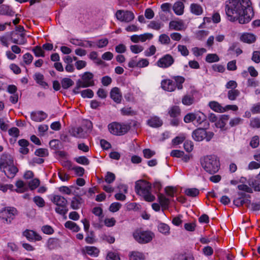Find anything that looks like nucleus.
Instances as JSON below:
<instances>
[{
  "label": "nucleus",
  "mask_w": 260,
  "mask_h": 260,
  "mask_svg": "<svg viewBox=\"0 0 260 260\" xmlns=\"http://www.w3.org/2000/svg\"><path fill=\"white\" fill-rule=\"evenodd\" d=\"M161 87L168 91H173L176 89L175 82L170 79L164 80L161 83Z\"/></svg>",
  "instance_id": "nucleus-17"
},
{
  "label": "nucleus",
  "mask_w": 260,
  "mask_h": 260,
  "mask_svg": "<svg viewBox=\"0 0 260 260\" xmlns=\"http://www.w3.org/2000/svg\"><path fill=\"white\" fill-rule=\"evenodd\" d=\"M159 41L162 44H169L170 39L166 34H161L159 37Z\"/></svg>",
  "instance_id": "nucleus-53"
},
{
  "label": "nucleus",
  "mask_w": 260,
  "mask_h": 260,
  "mask_svg": "<svg viewBox=\"0 0 260 260\" xmlns=\"http://www.w3.org/2000/svg\"><path fill=\"white\" fill-rule=\"evenodd\" d=\"M14 11L10 6L6 5H2L0 6L1 15L12 16L14 15Z\"/></svg>",
  "instance_id": "nucleus-20"
},
{
  "label": "nucleus",
  "mask_w": 260,
  "mask_h": 260,
  "mask_svg": "<svg viewBox=\"0 0 260 260\" xmlns=\"http://www.w3.org/2000/svg\"><path fill=\"white\" fill-rule=\"evenodd\" d=\"M210 108L215 112L223 113L224 112L223 107H222L218 102L211 101L209 103Z\"/></svg>",
  "instance_id": "nucleus-26"
},
{
  "label": "nucleus",
  "mask_w": 260,
  "mask_h": 260,
  "mask_svg": "<svg viewBox=\"0 0 260 260\" xmlns=\"http://www.w3.org/2000/svg\"><path fill=\"white\" fill-rule=\"evenodd\" d=\"M205 60L207 62L212 63L218 61L219 58L216 54H208L207 55Z\"/></svg>",
  "instance_id": "nucleus-39"
},
{
  "label": "nucleus",
  "mask_w": 260,
  "mask_h": 260,
  "mask_svg": "<svg viewBox=\"0 0 260 260\" xmlns=\"http://www.w3.org/2000/svg\"><path fill=\"white\" fill-rule=\"evenodd\" d=\"M131 126L128 124H122L114 122L108 125V129L110 133L117 136L123 135L130 129Z\"/></svg>",
  "instance_id": "nucleus-7"
},
{
  "label": "nucleus",
  "mask_w": 260,
  "mask_h": 260,
  "mask_svg": "<svg viewBox=\"0 0 260 260\" xmlns=\"http://www.w3.org/2000/svg\"><path fill=\"white\" fill-rule=\"evenodd\" d=\"M81 95L83 98H92L94 93L93 91L90 89H87L82 90L81 92Z\"/></svg>",
  "instance_id": "nucleus-47"
},
{
  "label": "nucleus",
  "mask_w": 260,
  "mask_h": 260,
  "mask_svg": "<svg viewBox=\"0 0 260 260\" xmlns=\"http://www.w3.org/2000/svg\"><path fill=\"white\" fill-rule=\"evenodd\" d=\"M110 98L116 103L119 104L121 102L122 94L120 89L117 87L111 89L110 93Z\"/></svg>",
  "instance_id": "nucleus-15"
},
{
  "label": "nucleus",
  "mask_w": 260,
  "mask_h": 260,
  "mask_svg": "<svg viewBox=\"0 0 260 260\" xmlns=\"http://www.w3.org/2000/svg\"><path fill=\"white\" fill-rule=\"evenodd\" d=\"M121 206V204L118 202L113 203L109 207V211L113 213L116 212L120 209Z\"/></svg>",
  "instance_id": "nucleus-50"
},
{
  "label": "nucleus",
  "mask_w": 260,
  "mask_h": 260,
  "mask_svg": "<svg viewBox=\"0 0 260 260\" xmlns=\"http://www.w3.org/2000/svg\"><path fill=\"white\" fill-rule=\"evenodd\" d=\"M174 62L173 57L170 54H166L158 60L157 64L160 68H167L170 67Z\"/></svg>",
  "instance_id": "nucleus-12"
},
{
  "label": "nucleus",
  "mask_w": 260,
  "mask_h": 260,
  "mask_svg": "<svg viewBox=\"0 0 260 260\" xmlns=\"http://www.w3.org/2000/svg\"><path fill=\"white\" fill-rule=\"evenodd\" d=\"M133 237L138 243L145 244L150 242L152 240L154 234L150 231H142L138 229L133 233Z\"/></svg>",
  "instance_id": "nucleus-6"
},
{
  "label": "nucleus",
  "mask_w": 260,
  "mask_h": 260,
  "mask_svg": "<svg viewBox=\"0 0 260 260\" xmlns=\"http://www.w3.org/2000/svg\"><path fill=\"white\" fill-rule=\"evenodd\" d=\"M32 51L34 52L35 55L37 57H44L45 56V52L42 50V48L39 46H37L32 49Z\"/></svg>",
  "instance_id": "nucleus-44"
},
{
  "label": "nucleus",
  "mask_w": 260,
  "mask_h": 260,
  "mask_svg": "<svg viewBox=\"0 0 260 260\" xmlns=\"http://www.w3.org/2000/svg\"><path fill=\"white\" fill-rule=\"evenodd\" d=\"M75 160L78 164L83 165H88L89 164V159L86 157L85 156H79L75 158Z\"/></svg>",
  "instance_id": "nucleus-48"
},
{
  "label": "nucleus",
  "mask_w": 260,
  "mask_h": 260,
  "mask_svg": "<svg viewBox=\"0 0 260 260\" xmlns=\"http://www.w3.org/2000/svg\"><path fill=\"white\" fill-rule=\"evenodd\" d=\"M47 117V114L42 111L37 112H32L31 113V118L32 120L37 122H41L45 119Z\"/></svg>",
  "instance_id": "nucleus-18"
},
{
  "label": "nucleus",
  "mask_w": 260,
  "mask_h": 260,
  "mask_svg": "<svg viewBox=\"0 0 260 260\" xmlns=\"http://www.w3.org/2000/svg\"><path fill=\"white\" fill-rule=\"evenodd\" d=\"M158 201L161 206L162 210L167 209L170 204V200L166 198L163 194L158 193L157 194Z\"/></svg>",
  "instance_id": "nucleus-19"
},
{
  "label": "nucleus",
  "mask_w": 260,
  "mask_h": 260,
  "mask_svg": "<svg viewBox=\"0 0 260 260\" xmlns=\"http://www.w3.org/2000/svg\"><path fill=\"white\" fill-rule=\"evenodd\" d=\"M0 170L10 179L13 178L18 172V169L14 164L4 167V168H0Z\"/></svg>",
  "instance_id": "nucleus-11"
},
{
  "label": "nucleus",
  "mask_w": 260,
  "mask_h": 260,
  "mask_svg": "<svg viewBox=\"0 0 260 260\" xmlns=\"http://www.w3.org/2000/svg\"><path fill=\"white\" fill-rule=\"evenodd\" d=\"M158 231L165 235H168L170 234V227L169 226L164 223H160L158 225Z\"/></svg>",
  "instance_id": "nucleus-34"
},
{
  "label": "nucleus",
  "mask_w": 260,
  "mask_h": 260,
  "mask_svg": "<svg viewBox=\"0 0 260 260\" xmlns=\"http://www.w3.org/2000/svg\"><path fill=\"white\" fill-rule=\"evenodd\" d=\"M85 250L87 254L93 257L98 256L100 252L99 250L94 246H86Z\"/></svg>",
  "instance_id": "nucleus-29"
},
{
  "label": "nucleus",
  "mask_w": 260,
  "mask_h": 260,
  "mask_svg": "<svg viewBox=\"0 0 260 260\" xmlns=\"http://www.w3.org/2000/svg\"><path fill=\"white\" fill-rule=\"evenodd\" d=\"M193 100L194 99L193 97L188 95H186L182 98V102L185 105H190L193 103Z\"/></svg>",
  "instance_id": "nucleus-51"
},
{
  "label": "nucleus",
  "mask_w": 260,
  "mask_h": 260,
  "mask_svg": "<svg viewBox=\"0 0 260 260\" xmlns=\"http://www.w3.org/2000/svg\"><path fill=\"white\" fill-rule=\"evenodd\" d=\"M52 202L57 207L55 208V212L60 215H65L68 211L67 199L59 195H54L51 199Z\"/></svg>",
  "instance_id": "nucleus-5"
},
{
  "label": "nucleus",
  "mask_w": 260,
  "mask_h": 260,
  "mask_svg": "<svg viewBox=\"0 0 260 260\" xmlns=\"http://www.w3.org/2000/svg\"><path fill=\"white\" fill-rule=\"evenodd\" d=\"M61 84L63 89H67L74 84V82L69 78H64L61 80Z\"/></svg>",
  "instance_id": "nucleus-30"
},
{
  "label": "nucleus",
  "mask_w": 260,
  "mask_h": 260,
  "mask_svg": "<svg viewBox=\"0 0 260 260\" xmlns=\"http://www.w3.org/2000/svg\"><path fill=\"white\" fill-rule=\"evenodd\" d=\"M184 8V4L181 2H176L173 6V10L177 15H181L183 14Z\"/></svg>",
  "instance_id": "nucleus-22"
},
{
  "label": "nucleus",
  "mask_w": 260,
  "mask_h": 260,
  "mask_svg": "<svg viewBox=\"0 0 260 260\" xmlns=\"http://www.w3.org/2000/svg\"><path fill=\"white\" fill-rule=\"evenodd\" d=\"M240 39L244 43L251 44L254 43L255 41L256 37L252 34L245 33L241 36Z\"/></svg>",
  "instance_id": "nucleus-21"
},
{
  "label": "nucleus",
  "mask_w": 260,
  "mask_h": 260,
  "mask_svg": "<svg viewBox=\"0 0 260 260\" xmlns=\"http://www.w3.org/2000/svg\"><path fill=\"white\" fill-rule=\"evenodd\" d=\"M151 184L147 181H137L135 184V191L142 196L147 202H153L155 198L151 192Z\"/></svg>",
  "instance_id": "nucleus-3"
},
{
  "label": "nucleus",
  "mask_w": 260,
  "mask_h": 260,
  "mask_svg": "<svg viewBox=\"0 0 260 260\" xmlns=\"http://www.w3.org/2000/svg\"><path fill=\"white\" fill-rule=\"evenodd\" d=\"M40 180L38 179H34L29 181L28 186L31 190H34L39 186Z\"/></svg>",
  "instance_id": "nucleus-56"
},
{
  "label": "nucleus",
  "mask_w": 260,
  "mask_h": 260,
  "mask_svg": "<svg viewBox=\"0 0 260 260\" xmlns=\"http://www.w3.org/2000/svg\"><path fill=\"white\" fill-rule=\"evenodd\" d=\"M33 201L39 207H43L45 206V202L44 200L40 196H36L33 199Z\"/></svg>",
  "instance_id": "nucleus-46"
},
{
  "label": "nucleus",
  "mask_w": 260,
  "mask_h": 260,
  "mask_svg": "<svg viewBox=\"0 0 260 260\" xmlns=\"http://www.w3.org/2000/svg\"><path fill=\"white\" fill-rule=\"evenodd\" d=\"M105 225L107 227H112L116 223V220L114 218H105L104 220Z\"/></svg>",
  "instance_id": "nucleus-61"
},
{
  "label": "nucleus",
  "mask_w": 260,
  "mask_h": 260,
  "mask_svg": "<svg viewBox=\"0 0 260 260\" xmlns=\"http://www.w3.org/2000/svg\"><path fill=\"white\" fill-rule=\"evenodd\" d=\"M64 226L74 232H78L80 230V228L75 222L70 220L64 223Z\"/></svg>",
  "instance_id": "nucleus-28"
},
{
  "label": "nucleus",
  "mask_w": 260,
  "mask_h": 260,
  "mask_svg": "<svg viewBox=\"0 0 260 260\" xmlns=\"http://www.w3.org/2000/svg\"><path fill=\"white\" fill-rule=\"evenodd\" d=\"M184 26L183 23L182 21H171L169 23L170 29L176 30H181Z\"/></svg>",
  "instance_id": "nucleus-27"
},
{
  "label": "nucleus",
  "mask_w": 260,
  "mask_h": 260,
  "mask_svg": "<svg viewBox=\"0 0 260 260\" xmlns=\"http://www.w3.org/2000/svg\"><path fill=\"white\" fill-rule=\"evenodd\" d=\"M42 231L44 234L47 235H51L54 233V230L52 226L48 225L43 226Z\"/></svg>",
  "instance_id": "nucleus-60"
},
{
  "label": "nucleus",
  "mask_w": 260,
  "mask_h": 260,
  "mask_svg": "<svg viewBox=\"0 0 260 260\" xmlns=\"http://www.w3.org/2000/svg\"><path fill=\"white\" fill-rule=\"evenodd\" d=\"M92 128V123L89 120H84L80 126L75 127L70 131L72 136L79 138H84L87 136Z\"/></svg>",
  "instance_id": "nucleus-4"
},
{
  "label": "nucleus",
  "mask_w": 260,
  "mask_h": 260,
  "mask_svg": "<svg viewBox=\"0 0 260 260\" xmlns=\"http://www.w3.org/2000/svg\"><path fill=\"white\" fill-rule=\"evenodd\" d=\"M200 161L204 170L210 174H215L220 169L219 158L216 155H205L200 158Z\"/></svg>",
  "instance_id": "nucleus-2"
},
{
  "label": "nucleus",
  "mask_w": 260,
  "mask_h": 260,
  "mask_svg": "<svg viewBox=\"0 0 260 260\" xmlns=\"http://www.w3.org/2000/svg\"><path fill=\"white\" fill-rule=\"evenodd\" d=\"M177 48L178 51L181 53L182 55L186 56L188 55L189 51L185 46L179 45Z\"/></svg>",
  "instance_id": "nucleus-55"
},
{
  "label": "nucleus",
  "mask_w": 260,
  "mask_h": 260,
  "mask_svg": "<svg viewBox=\"0 0 260 260\" xmlns=\"http://www.w3.org/2000/svg\"><path fill=\"white\" fill-rule=\"evenodd\" d=\"M250 0H228L225 3V11L228 19L240 24L248 23L254 16Z\"/></svg>",
  "instance_id": "nucleus-1"
},
{
  "label": "nucleus",
  "mask_w": 260,
  "mask_h": 260,
  "mask_svg": "<svg viewBox=\"0 0 260 260\" xmlns=\"http://www.w3.org/2000/svg\"><path fill=\"white\" fill-rule=\"evenodd\" d=\"M195 114L190 113L186 114L184 118V121L185 123H189L196 119Z\"/></svg>",
  "instance_id": "nucleus-62"
},
{
  "label": "nucleus",
  "mask_w": 260,
  "mask_h": 260,
  "mask_svg": "<svg viewBox=\"0 0 260 260\" xmlns=\"http://www.w3.org/2000/svg\"><path fill=\"white\" fill-rule=\"evenodd\" d=\"M143 156L145 158L149 159L155 154V152L149 148L144 149L143 150Z\"/></svg>",
  "instance_id": "nucleus-49"
},
{
  "label": "nucleus",
  "mask_w": 260,
  "mask_h": 260,
  "mask_svg": "<svg viewBox=\"0 0 260 260\" xmlns=\"http://www.w3.org/2000/svg\"><path fill=\"white\" fill-rule=\"evenodd\" d=\"M58 176L59 178L62 181H68L69 180L70 178V176L69 174L66 173L63 170H59L58 172Z\"/></svg>",
  "instance_id": "nucleus-43"
},
{
  "label": "nucleus",
  "mask_w": 260,
  "mask_h": 260,
  "mask_svg": "<svg viewBox=\"0 0 260 260\" xmlns=\"http://www.w3.org/2000/svg\"><path fill=\"white\" fill-rule=\"evenodd\" d=\"M185 138L184 134H180L172 140V144L174 146L179 145L185 141Z\"/></svg>",
  "instance_id": "nucleus-36"
},
{
  "label": "nucleus",
  "mask_w": 260,
  "mask_h": 260,
  "mask_svg": "<svg viewBox=\"0 0 260 260\" xmlns=\"http://www.w3.org/2000/svg\"><path fill=\"white\" fill-rule=\"evenodd\" d=\"M153 35L150 33H145L142 35H138L139 38V41L144 42L146 41L147 39H151L153 38Z\"/></svg>",
  "instance_id": "nucleus-58"
},
{
  "label": "nucleus",
  "mask_w": 260,
  "mask_h": 260,
  "mask_svg": "<svg viewBox=\"0 0 260 260\" xmlns=\"http://www.w3.org/2000/svg\"><path fill=\"white\" fill-rule=\"evenodd\" d=\"M115 15L118 20L125 22H129L135 18L134 13L129 11L118 10Z\"/></svg>",
  "instance_id": "nucleus-10"
},
{
  "label": "nucleus",
  "mask_w": 260,
  "mask_h": 260,
  "mask_svg": "<svg viewBox=\"0 0 260 260\" xmlns=\"http://www.w3.org/2000/svg\"><path fill=\"white\" fill-rule=\"evenodd\" d=\"M14 164L13 157L7 153H3L0 158V168Z\"/></svg>",
  "instance_id": "nucleus-14"
},
{
  "label": "nucleus",
  "mask_w": 260,
  "mask_h": 260,
  "mask_svg": "<svg viewBox=\"0 0 260 260\" xmlns=\"http://www.w3.org/2000/svg\"><path fill=\"white\" fill-rule=\"evenodd\" d=\"M93 78V75L92 73L86 72L82 76V80L85 82H91Z\"/></svg>",
  "instance_id": "nucleus-57"
},
{
  "label": "nucleus",
  "mask_w": 260,
  "mask_h": 260,
  "mask_svg": "<svg viewBox=\"0 0 260 260\" xmlns=\"http://www.w3.org/2000/svg\"><path fill=\"white\" fill-rule=\"evenodd\" d=\"M82 202L83 200L80 196L75 197L71 201V207L74 210L78 209L80 208Z\"/></svg>",
  "instance_id": "nucleus-24"
},
{
  "label": "nucleus",
  "mask_w": 260,
  "mask_h": 260,
  "mask_svg": "<svg viewBox=\"0 0 260 260\" xmlns=\"http://www.w3.org/2000/svg\"><path fill=\"white\" fill-rule=\"evenodd\" d=\"M240 95V91L237 89H231L228 92V98L230 100L234 101Z\"/></svg>",
  "instance_id": "nucleus-37"
},
{
  "label": "nucleus",
  "mask_w": 260,
  "mask_h": 260,
  "mask_svg": "<svg viewBox=\"0 0 260 260\" xmlns=\"http://www.w3.org/2000/svg\"><path fill=\"white\" fill-rule=\"evenodd\" d=\"M25 31L23 26L21 25L16 26L15 31H12L10 32V39L13 43L22 45L26 43V40L24 38L25 34L21 33L18 34L17 31L22 32Z\"/></svg>",
  "instance_id": "nucleus-8"
},
{
  "label": "nucleus",
  "mask_w": 260,
  "mask_h": 260,
  "mask_svg": "<svg viewBox=\"0 0 260 260\" xmlns=\"http://www.w3.org/2000/svg\"><path fill=\"white\" fill-rule=\"evenodd\" d=\"M191 12L196 15H200L203 13L202 7L198 4H192L190 5Z\"/></svg>",
  "instance_id": "nucleus-31"
},
{
  "label": "nucleus",
  "mask_w": 260,
  "mask_h": 260,
  "mask_svg": "<svg viewBox=\"0 0 260 260\" xmlns=\"http://www.w3.org/2000/svg\"><path fill=\"white\" fill-rule=\"evenodd\" d=\"M35 80L36 82L41 86L46 88L48 87V83L44 81V76L40 73H36L35 75Z\"/></svg>",
  "instance_id": "nucleus-25"
},
{
  "label": "nucleus",
  "mask_w": 260,
  "mask_h": 260,
  "mask_svg": "<svg viewBox=\"0 0 260 260\" xmlns=\"http://www.w3.org/2000/svg\"><path fill=\"white\" fill-rule=\"evenodd\" d=\"M17 214V210L14 207H6L0 212V218L4 222L10 223Z\"/></svg>",
  "instance_id": "nucleus-9"
},
{
  "label": "nucleus",
  "mask_w": 260,
  "mask_h": 260,
  "mask_svg": "<svg viewBox=\"0 0 260 260\" xmlns=\"http://www.w3.org/2000/svg\"><path fill=\"white\" fill-rule=\"evenodd\" d=\"M143 253L138 251H133L129 254V260H144Z\"/></svg>",
  "instance_id": "nucleus-35"
},
{
  "label": "nucleus",
  "mask_w": 260,
  "mask_h": 260,
  "mask_svg": "<svg viewBox=\"0 0 260 260\" xmlns=\"http://www.w3.org/2000/svg\"><path fill=\"white\" fill-rule=\"evenodd\" d=\"M35 153L37 156L43 157L48 155V151L46 148H40L37 149Z\"/></svg>",
  "instance_id": "nucleus-45"
},
{
  "label": "nucleus",
  "mask_w": 260,
  "mask_h": 260,
  "mask_svg": "<svg viewBox=\"0 0 260 260\" xmlns=\"http://www.w3.org/2000/svg\"><path fill=\"white\" fill-rule=\"evenodd\" d=\"M206 134L207 132L204 128H199L192 132V137L195 141L199 142L205 139Z\"/></svg>",
  "instance_id": "nucleus-16"
},
{
  "label": "nucleus",
  "mask_w": 260,
  "mask_h": 260,
  "mask_svg": "<svg viewBox=\"0 0 260 260\" xmlns=\"http://www.w3.org/2000/svg\"><path fill=\"white\" fill-rule=\"evenodd\" d=\"M72 170L75 171V173L77 176L81 177L84 174L85 170L83 168L79 166L74 167L72 168Z\"/></svg>",
  "instance_id": "nucleus-54"
},
{
  "label": "nucleus",
  "mask_w": 260,
  "mask_h": 260,
  "mask_svg": "<svg viewBox=\"0 0 260 260\" xmlns=\"http://www.w3.org/2000/svg\"><path fill=\"white\" fill-rule=\"evenodd\" d=\"M148 124L151 127H158L162 125V121L158 117H154L147 121Z\"/></svg>",
  "instance_id": "nucleus-23"
},
{
  "label": "nucleus",
  "mask_w": 260,
  "mask_h": 260,
  "mask_svg": "<svg viewBox=\"0 0 260 260\" xmlns=\"http://www.w3.org/2000/svg\"><path fill=\"white\" fill-rule=\"evenodd\" d=\"M249 184L252 186L255 191H260V181L255 179H251Z\"/></svg>",
  "instance_id": "nucleus-41"
},
{
  "label": "nucleus",
  "mask_w": 260,
  "mask_h": 260,
  "mask_svg": "<svg viewBox=\"0 0 260 260\" xmlns=\"http://www.w3.org/2000/svg\"><path fill=\"white\" fill-rule=\"evenodd\" d=\"M192 50L196 56L202 55L204 53L206 52V49L204 48L199 49L198 47H194L192 48Z\"/></svg>",
  "instance_id": "nucleus-59"
},
{
  "label": "nucleus",
  "mask_w": 260,
  "mask_h": 260,
  "mask_svg": "<svg viewBox=\"0 0 260 260\" xmlns=\"http://www.w3.org/2000/svg\"><path fill=\"white\" fill-rule=\"evenodd\" d=\"M107 260H120L118 254L115 252H109L107 256Z\"/></svg>",
  "instance_id": "nucleus-64"
},
{
  "label": "nucleus",
  "mask_w": 260,
  "mask_h": 260,
  "mask_svg": "<svg viewBox=\"0 0 260 260\" xmlns=\"http://www.w3.org/2000/svg\"><path fill=\"white\" fill-rule=\"evenodd\" d=\"M16 186L18 188L16 189V191L18 193H22L25 191L26 187L24 183L22 180H18L16 182Z\"/></svg>",
  "instance_id": "nucleus-40"
},
{
  "label": "nucleus",
  "mask_w": 260,
  "mask_h": 260,
  "mask_svg": "<svg viewBox=\"0 0 260 260\" xmlns=\"http://www.w3.org/2000/svg\"><path fill=\"white\" fill-rule=\"evenodd\" d=\"M169 114L171 117H178L180 115V109L178 106H174L169 110Z\"/></svg>",
  "instance_id": "nucleus-33"
},
{
  "label": "nucleus",
  "mask_w": 260,
  "mask_h": 260,
  "mask_svg": "<svg viewBox=\"0 0 260 260\" xmlns=\"http://www.w3.org/2000/svg\"><path fill=\"white\" fill-rule=\"evenodd\" d=\"M234 204L237 207H240L243 206L245 203L250 204V201L247 199L245 200L244 199H242V198H238L235 199L233 201Z\"/></svg>",
  "instance_id": "nucleus-42"
},
{
  "label": "nucleus",
  "mask_w": 260,
  "mask_h": 260,
  "mask_svg": "<svg viewBox=\"0 0 260 260\" xmlns=\"http://www.w3.org/2000/svg\"><path fill=\"white\" fill-rule=\"evenodd\" d=\"M23 235L29 241H38L42 240V237L32 230H26L23 232Z\"/></svg>",
  "instance_id": "nucleus-13"
},
{
  "label": "nucleus",
  "mask_w": 260,
  "mask_h": 260,
  "mask_svg": "<svg viewBox=\"0 0 260 260\" xmlns=\"http://www.w3.org/2000/svg\"><path fill=\"white\" fill-rule=\"evenodd\" d=\"M200 191L199 189L192 188H187L185 190V193L186 196L191 197H196L199 194Z\"/></svg>",
  "instance_id": "nucleus-38"
},
{
  "label": "nucleus",
  "mask_w": 260,
  "mask_h": 260,
  "mask_svg": "<svg viewBox=\"0 0 260 260\" xmlns=\"http://www.w3.org/2000/svg\"><path fill=\"white\" fill-rule=\"evenodd\" d=\"M172 78L175 80L176 88L177 87L178 89H182L183 88L182 84L185 81V78L180 76H174Z\"/></svg>",
  "instance_id": "nucleus-32"
},
{
  "label": "nucleus",
  "mask_w": 260,
  "mask_h": 260,
  "mask_svg": "<svg viewBox=\"0 0 260 260\" xmlns=\"http://www.w3.org/2000/svg\"><path fill=\"white\" fill-rule=\"evenodd\" d=\"M105 181L108 183H111L115 180V175L113 173L108 172L105 176Z\"/></svg>",
  "instance_id": "nucleus-52"
},
{
  "label": "nucleus",
  "mask_w": 260,
  "mask_h": 260,
  "mask_svg": "<svg viewBox=\"0 0 260 260\" xmlns=\"http://www.w3.org/2000/svg\"><path fill=\"white\" fill-rule=\"evenodd\" d=\"M23 59L25 64H29L32 61L33 57L31 54L26 53L23 55Z\"/></svg>",
  "instance_id": "nucleus-63"
}]
</instances>
